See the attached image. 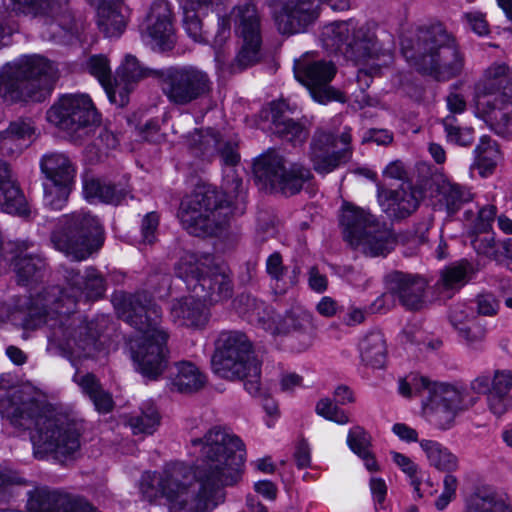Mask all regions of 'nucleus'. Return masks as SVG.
Here are the masks:
<instances>
[{"label": "nucleus", "mask_w": 512, "mask_h": 512, "mask_svg": "<svg viewBox=\"0 0 512 512\" xmlns=\"http://www.w3.org/2000/svg\"><path fill=\"white\" fill-rule=\"evenodd\" d=\"M464 512H512V506L493 488L480 487L467 500Z\"/></svg>", "instance_id": "obj_37"}, {"label": "nucleus", "mask_w": 512, "mask_h": 512, "mask_svg": "<svg viewBox=\"0 0 512 512\" xmlns=\"http://www.w3.org/2000/svg\"><path fill=\"white\" fill-rule=\"evenodd\" d=\"M454 117H446L443 124L448 141L467 146L472 143L473 135L472 130L469 128H460L455 124Z\"/></svg>", "instance_id": "obj_59"}, {"label": "nucleus", "mask_w": 512, "mask_h": 512, "mask_svg": "<svg viewBox=\"0 0 512 512\" xmlns=\"http://www.w3.org/2000/svg\"><path fill=\"white\" fill-rule=\"evenodd\" d=\"M476 162L480 173L487 176L492 173L494 168L501 160V152L497 143L488 136L480 139L476 149Z\"/></svg>", "instance_id": "obj_45"}, {"label": "nucleus", "mask_w": 512, "mask_h": 512, "mask_svg": "<svg viewBox=\"0 0 512 512\" xmlns=\"http://www.w3.org/2000/svg\"><path fill=\"white\" fill-rule=\"evenodd\" d=\"M58 69L47 58L24 55L0 70V98L6 102H41L54 88Z\"/></svg>", "instance_id": "obj_5"}, {"label": "nucleus", "mask_w": 512, "mask_h": 512, "mask_svg": "<svg viewBox=\"0 0 512 512\" xmlns=\"http://www.w3.org/2000/svg\"><path fill=\"white\" fill-rule=\"evenodd\" d=\"M231 22L241 42L236 63L242 68L257 63L262 57L260 15L251 1L235 5L229 14L218 13L217 29L212 40L216 61H224V51L231 40Z\"/></svg>", "instance_id": "obj_6"}, {"label": "nucleus", "mask_w": 512, "mask_h": 512, "mask_svg": "<svg viewBox=\"0 0 512 512\" xmlns=\"http://www.w3.org/2000/svg\"><path fill=\"white\" fill-rule=\"evenodd\" d=\"M378 202L390 218L402 219L417 209L419 192L409 184H403L395 190L382 189L378 191Z\"/></svg>", "instance_id": "obj_26"}, {"label": "nucleus", "mask_w": 512, "mask_h": 512, "mask_svg": "<svg viewBox=\"0 0 512 512\" xmlns=\"http://www.w3.org/2000/svg\"><path fill=\"white\" fill-rule=\"evenodd\" d=\"M396 292L397 300L408 310H419L434 302H442L452 297L451 293L442 296V292L450 290H390Z\"/></svg>", "instance_id": "obj_43"}, {"label": "nucleus", "mask_w": 512, "mask_h": 512, "mask_svg": "<svg viewBox=\"0 0 512 512\" xmlns=\"http://www.w3.org/2000/svg\"><path fill=\"white\" fill-rule=\"evenodd\" d=\"M340 224L350 245L368 256H385L394 249L395 240L391 232L363 208L345 203Z\"/></svg>", "instance_id": "obj_11"}, {"label": "nucleus", "mask_w": 512, "mask_h": 512, "mask_svg": "<svg viewBox=\"0 0 512 512\" xmlns=\"http://www.w3.org/2000/svg\"><path fill=\"white\" fill-rule=\"evenodd\" d=\"M406 61L418 71L438 80L458 75L464 66L455 40L441 26L420 28L401 44Z\"/></svg>", "instance_id": "obj_4"}, {"label": "nucleus", "mask_w": 512, "mask_h": 512, "mask_svg": "<svg viewBox=\"0 0 512 512\" xmlns=\"http://www.w3.org/2000/svg\"><path fill=\"white\" fill-rule=\"evenodd\" d=\"M464 18L470 29L479 36H485L489 33V24L485 15L479 11L467 12Z\"/></svg>", "instance_id": "obj_64"}, {"label": "nucleus", "mask_w": 512, "mask_h": 512, "mask_svg": "<svg viewBox=\"0 0 512 512\" xmlns=\"http://www.w3.org/2000/svg\"><path fill=\"white\" fill-rule=\"evenodd\" d=\"M73 381L84 394L88 395L99 412L107 413L112 409L113 400L111 395L101 388L94 375L83 374L77 370L73 376Z\"/></svg>", "instance_id": "obj_42"}, {"label": "nucleus", "mask_w": 512, "mask_h": 512, "mask_svg": "<svg viewBox=\"0 0 512 512\" xmlns=\"http://www.w3.org/2000/svg\"><path fill=\"white\" fill-rule=\"evenodd\" d=\"M512 388V372L509 370H497L492 374L491 392L497 394H509Z\"/></svg>", "instance_id": "obj_63"}, {"label": "nucleus", "mask_w": 512, "mask_h": 512, "mask_svg": "<svg viewBox=\"0 0 512 512\" xmlns=\"http://www.w3.org/2000/svg\"><path fill=\"white\" fill-rule=\"evenodd\" d=\"M359 353L362 363L372 368L384 367L387 346L384 335L373 330L363 336L359 342Z\"/></svg>", "instance_id": "obj_38"}, {"label": "nucleus", "mask_w": 512, "mask_h": 512, "mask_svg": "<svg viewBox=\"0 0 512 512\" xmlns=\"http://www.w3.org/2000/svg\"><path fill=\"white\" fill-rule=\"evenodd\" d=\"M273 15L282 33L304 32L318 16L316 0H271Z\"/></svg>", "instance_id": "obj_22"}, {"label": "nucleus", "mask_w": 512, "mask_h": 512, "mask_svg": "<svg viewBox=\"0 0 512 512\" xmlns=\"http://www.w3.org/2000/svg\"><path fill=\"white\" fill-rule=\"evenodd\" d=\"M294 74L296 79L308 88L310 95L318 103L346 101L342 92L328 85L336 74V67L331 61L309 60V55L306 54L295 62Z\"/></svg>", "instance_id": "obj_18"}, {"label": "nucleus", "mask_w": 512, "mask_h": 512, "mask_svg": "<svg viewBox=\"0 0 512 512\" xmlns=\"http://www.w3.org/2000/svg\"><path fill=\"white\" fill-rule=\"evenodd\" d=\"M384 284L387 288H410L412 286L423 287L428 285L426 280L419 275L397 270L385 274Z\"/></svg>", "instance_id": "obj_55"}, {"label": "nucleus", "mask_w": 512, "mask_h": 512, "mask_svg": "<svg viewBox=\"0 0 512 512\" xmlns=\"http://www.w3.org/2000/svg\"><path fill=\"white\" fill-rule=\"evenodd\" d=\"M315 411L319 416L339 425H345L350 421L345 411L340 409L329 398L320 399L316 404Z\"/></svg>", "instance_id": "obj_56"}, {"label": "nucleus", "mask_w": 512, "mask_h": 512, "mask_svg": "<svg viewBox=\"0 0 512 512\" xmlns=\"http://www.w3.org/2000/svg\"><path fill=\"white\" fill-rule=\"evenodd\" d=\"M243 191L244 188L242 180L233 170H231L224 179V194L226 198L222 199V193L217 190L219 201H221L223 205L229 207V214L226 216L222 225L226 223L229 215L235 213V210H237V207H234V209L232 208L234 201L236 204L243 201Z\"/></svg>", "instance_id": "obj_48"}, {"label": "nucleus", "mask_w": 512, "mask_h": 512, "mask_svg": "<svg viewBox=\"0 0 512 512\" xmlns=\"http://www.w3.org/2000/svg\"><path fill=\"white\" fill-rule=\"evenodd\" d=\"M25 483L17 475L0 470V512L16 510L13 504L20 496V486Z\"/></svg>", "instance_id": "obj_46"}, {"label": "nucleus", "mask_w": 512, "mask_h": 512, "mask_svg": "<svg viewBox=\"0 0 512 512\" xmlns=\"http://www.w3.org/2000/svg\"><path fill=\"white\" fill-rule=\"evenodd\" d=\"M475 318V312L473 307H466V304L455 305L449 314V321L455 331L464 328L467 325H471Z\"/></svg>", "instance_id": "obj_60"}, {"label": "nucleus", "mask_w": 512, "mask_h": 512, "mask_svg": "<svg viewBox=\"0 0 512 512\" xmlns=\"http://www.w3.org/2000/svg\"><path fill=\"white\" fill-rule=\"evenodd\" d=\"M47 121L69 133L88 136L99 123V114L87 94H67L46 113Z\"/></svg>", "instance_id": "obj_14"}, {"label": "nucleus", "mask_w": 512, "mask_h": 512, "mask_svg": "<svg viewBox=\"0 0 512 512\" xmlns=\"http://www.w3.org/2000/svg\"><path fill=\"white\" fill-rule=\"evenodd\" d=\"M176 274L187 284L196 281L202 288L219 285L220 288L227 284L228 275L226 268L220 265L214 256L205 254L198 256L195 253L186 252L176 265Z\"/></svg>", "instance_id": "obj_21"}, {"label": "nucleus", "mask_w": 512, "mask_h": 512, "mask_svg": "<svg viewBox=\"0 0 512 512\" xmlns=\"http://www.w3.org/2000/svg\"><path fill=\"white\" fill-rule=\"evenodd\" d=\"M508 79L509 67L494 62L484 70L474 88L477 114L503 137L512 136V85Z\"/></svg>", "instance_id": "obj_8"}, {"label": "nucleus", "mask_w": 512, "mask_h": 512, "mask_svg": "<svg viewBox=\"0 0 512 512\" xmlns=\"http://www.w3.org/2000/svg\"><path fill=\"white\" fill-rule=\"evenodd\" d=\"M0 416L14 429L30 431L37 458L70 455L80 448L81 424L66 414L44 410L41 392L29 383L0 398Z\"/></svg>", "instance_id": "obj_2"}, {"label": "nucleus", "mask_w": 512, "mask_h": 512, "mask_svg": "<svg viewBox=\"0 0 512 512\" xmlns=\"http://www.w3.org/2000/svg\"><path fill=\"white\" fill-rule=\"evenodd\" d=\"M228 214L229 207L219 201L217 188L201 182L181 201L177 216L189 234L206 237L217 233Z\"/></svg>", "instance_id": "obj_10"}, {"label": "nucleus", "mask_w": 512, "mask_h": 512, "mask_svg": "<svg viewBox=\"0 0 512 512\" xmlns=\"http://www.w3.org/2000/svg\"><path fill=\"white\" fill-rule=\"evenodd\" d=\"M83 194L90 202L118 205L124 200L126 191L107 184L100 179L85 177L83 179Z\"/></svg>", "instance_id": "obj_41"}, {"label": "nucleus", "mask_w": 512, "mask_h": 512, "mask_svg": "<svg viewBox=\"0 0 512 512\" xmlns=\"http://www.w3.org/2000/svg\"><path fill=\"white\" fill-rule=\"evenodd\" d=\"M0 210L28 218L31 208L6 162L0 161Z\"/></svg>", "instance_id": "obj_25"}, {"label": "nucleus", "mask_w": 512, "mask_h": 512, "mask_svg": "<svg viewBox=\"0 0 512 512\" xmlns=\"http://www.w3.org/2000/svg\"><path fill=\"white\" fill-rule=\"evenodd\" d=\"M35 127L30 119L12 121L5 131L0 132V150L7 154H18L32 141Z\"/></svg>", "instance_id": "obj_35"}, {"label": "nucleus", "mask_w": 512, "mask_h": 512, "mask_svg": "<svg viewBox=\"0 0 512 512\" xmlns=\"http://www.w3.org/2000/svg\"><path fill=\"white\" fill-rule=\"evenodd\" d=\"M197 460L167 464L161 472H145L139 491L154 502L166 500L170 512H210L223 500L222 489L236 484L244 464L243 443L221 428H213L202 439L192 440Z\"/></svg>", "instance_id": "obj_1"}, {"label": "nucleus", "mask_w": 512, "mask_h": 512, "mask_svg": "<svg viewBox=\"0 0 512 512\" xmlns=\"http://www.w3.org/2000/svg\"><path fill=\"white\" fill-rule=\"evenodd\" d=\"M470 392L444 383L430 387V394L423 401V415L435 427L449 429L457 416L476 403Z\"/></svg>", "instance_id": "obj_15"}, {"label": "nucleus", "mask_w": 512, "mask_h": 512, "mask_svg": "<svg viewBox=\"0 0 512 512\" xmlns=\"http://www.w3.org/2000/svg\"><path fill=\"white\" fill-rule=\"evenodd\" d=\"M68 0H10L9 8L17 15L43 18L47 31L43 36L64 42L72 33L73 17L67 8Z\"/></svg>", "instance_id": "obj_16"}, {"label": "nucleus", "mask_w": 512, "mask_h": 512, "mask_svg": "<svg viewBox=\"0 0 512 512\" xmlns=\"http://www.w3.org/2000/svg\"><path fill=\"white\" fill-rule=\"evenodd\" d=\"M285 106L284 102L272 104L271 111L273 130L286 141L301 143L307 138L308 132L301 123L296 122L285 115H279L280 112H283Z\"/></svg>", "instance_id": "obj_40"}, {"label": "nucleus", "mask_w": 512, "mask_h": 512, "mask_svg": "<svg viewBox=\"0 0 512 512\" xmlns=\"http://www.w3.org/2000/svg\"><path fill=\"white\" fill-rule=\"evenodd\" d=\"M159 225V216L150 212L145 215L141 225L142 241L145 244H152L156 240V231Z\"/></svg>", "instance_id": "obj_62"}, {"label": "nucleus", "mask_w": 512, "mask_h": 512, "mask_svg": "<svg viewBox=\"0 0 512 512\" xmlns=\"http://www.w3.org/2000/svg\"><path fill=\"white\" fill-rule=\"evenodd\" d=\"M393 463L409 478L414 493L422 498L425 493L421 490L422 479L419 475L418 465L407 455L392 451L390 453Z\"/></svg>", "instance_id": "obj_49"}, {"label": "nucleus", "mask_w": 512, "mask_h": 512, "mask_svg": "<svg viewBox=\"0 0 512 512\" xmlns=\"http://www.w3.org/2000/svg\"><path fill=\"white\" fill-rule=\"evenodd\" d=\"M458 340L469 351H482L484 349L485 331L481 327L467 325L455 331Z\"/></svg>", "instance_id": "obj_54"}, {"label": "nucleus", "mask_w": 512, "mask_h": 512, "mask_svg": "<svg viewBox=\"0 0 512 512\" xmlns=\"http://www.w3.org/2000/svg\"><path fill=\"white\" fill-rule=\"evenodd\" d=\"M477 314L483 316H493L497 313L499 303L490 292L480 293L473 301Z\"/></svg>", "instance_id": "obj_61"}, {"label": "nucleus", "mask_w": 512, "mask_h": 512, "mask_svg": "<svg viewBox=\"0 0 512 512\" xmlns=\"http://www.w3.org/2000/svg\"><path fill=\"white\" fill-rule=\"evenodd\" d=\"M438 383H432L428 378L411 373L398 380V392L405 398H411L422 392L430 394V387H434Z\"/></svg>", "instance_id": "obj_50"}, {"label": "nucleus", "mask_w": 512, "mask_h": 512, "mask_svg": "<svg viewBox=\"0 0 512 512\" xmlns=\"http://www.w3.org/2000/svg\"><path fill=\"white\" fill-rule=\"evenodd\" d=\"M234 290H209L211 304L221 303L226 308L235 310L241 316H247L251 322L257 323V312L263 315V309L270 308L263 303H258L248 292L238 294Z\"/></svg>", "instance_id": "obj_32"}, {"label": "nucleus", "mask_w": 512, "mask_h": 512, "mask_svg": "<svg viewBox=\"0 0 512 512\" xmlns=\"http://www.w3.org/2000/svg\"><path fill=\"white\" fill-rule=\"evenodd\" d=\"M86 68L99 81L111 101L112 93H115V77L112 79L108 59L103 55L91 56L87 61Z\"/></svg>", "instance_id": "obj_47"}, {"label": "nucleus", "mask_w": 512, "mask_h": 512, "mask_svg": "<svg viewBox=\"0 0 512 512\" xmlns=\"http://www.w3.org/2000/svg\"><path fill=\"white\" fill-rule=\"evenodd\" d=\"M145 75L144 69L138 60L132 55H126L121 65L116 70L115 93H112L111 103L123 107L129 101V94L135 87V83Z\"/></svg>", "instance_id": "obj_30"}, {"label": "nucleus", "mask_w": 512, "mask_h": 512, "mask_svg": "<svg viewBox=\"0 0 512 512\" xmlns=\"http://www.w3.org/2000/svg\"><path fill=\"white\" fill-rule=\"evenodd\" d=\"M73 185L44 182V203L52 209L64 207Z\"/></svg>", "instance_id": "obj_52"}, {"label": "nucleus", "mask_w": 512, "mask_h": 512, "mask_svg": "<svg viewBox=\"0 0 512 512\" xmlns=\"http://www.w3.org/2000/svg\"><path fill=\"white\" fill-rule=\"evenodd\" d=\"M41 172L45 176L44 182L73 185L76 177V168L64 153L51 152L42 156L40 160Z\"/></svg>", "instance_id": "obj_33"}, {"label": "nucleus", "mask_w": 512, "mask_h": 512, "mask_svg": "<svg viewBox=\"0 0 512 512\" xmlns=\"http://www.w3.org/2000/svg\"><path fill=\"white\" fill-rule=\"evenodd\" d=\"M212 305L209 293L203 296V299L189 294L175 298L171 303L170 312L173 320L180 325L198 327L207 321L208 309Z\"/></svg>", "instance_id": "obj_27"}, {"label": "nucleus", "mask_w": 512, "mask_h": 512, "mask_svg": "<svg viewBox=\"0 0 512 512\" xmlns=\"http://www.w3.org/2000/svg\"><path fill=\"white\" fill-rule=\"evenodd\" d=\"M46 291H37L35 296L30 295L23 300H18L9 311H24L27 313L25 324L28 327L36 328L46 324L51 328L56 326V315H59L54 308L46 309L43 302L47 301Z\"/></svg>", "instance_id": "obj_31"}, {"label": "nucleus", "mask_w": 512, "mask_h": 512, "mask_svg": "<svg viewBox=\"0 0 512 512\" xmlns=\"http://www.w3.org/2000/svg\"><path fill=\"white\" fill-rule=\"evenodd\" d=\"M63 277L74 288H106L109 286H133L135 283L131 276L120 271H113L103 277L97 269L87 267L83 272L64 268Z\"/></svg>", "instance_id": "obj_28"}, {"label": "nucleus", "mask_w": 512, "mask_h": 512, "mask_svg": "<svg viewBox=\"0 0 512 512\" xmlns=\"http://www.w3.org/2000/svg\"><path fill=\"white\" fill-rule=\"evenodd\" d=\"M472 246L479 255L489 259H497L501 245L497 243L494 236L488 232L477 235L472 240Z\"/></svg>", "instance_id": "obj_58"}, {"label": "nucleus", "mask_w": 512, "mask_h": 512, "mask_svg": "<svg viewBox=\"0 0 512 512\" xmlns=\"http://www.w3.org/2000/svg\"><path fill=\"white\" fill-rule=\"evenodd\" d=\"M255 176L265 186L280 189L284 194L293 195L302 189L311 178L309 169L296 163H287L278 153L271 151L263 155L254 165Z\"/></svg>", "instance_id": "obj_17"}, {"label": "nucleus", "mask_w": 512, "mask_h": 512, "mask_svg": "<svg viewBox=\"0 0 512 512\" xmlns=\"http://www.w3.org/2000/svg\"><path fill=\"white\" fill-rule=\"evenodd\" d=\"M143 40L153 49L169 50L175 43V30L172 11L166 0L152 3L145 21L141 26Z\"/></svg>", "instance_id": "obj_23"}, {"label": "nucleus", "mask_w": 512, "mask_h": 512, "mask_svg": "<svg viewBox=\"0 0 512 512\" xmlns=\"http://www.w3.org/2000/svg\"><path fill=\"white\" fill-rule=\"evenodd\" d=\"M12 262L17 284L38 285L46 275V263L38 253V247L28 240L17 241L11 248Z\"/></svg>", "instance_id": "obj_24"}, {"label": "nucleus", "mask_w": 512, "mask_h": 512, "mask_svg": "<svg viewBox=\"0 0 512 512\" xmlns=\"http://www.w3.org/2000/svg\"><path fill=\"white\" fill-rule=\"evenodd\" d=\"M97 10L99 29L107 37H119L125 30L129 9L123 0H89Z\"/></svg>", "instance_id": "obj_29"}, {"label": "nucleus", "mask_w": 512, "mask_h": 512, "mask_svg": "<svg viewBox=\"0 0 512 512\" xmlns=\"http://www.w3.org/2000/svg\"><path fill=\"white\" fill-rule=\"evenodd\" d=\"M419 445L431 467L447 473H452L458 469V457L442 443L423 439L419 441Z\"/></svg>", "instance_id": "obj_39"}, {"label": "nucleus", "mask_w": 512, "mask_h": 512, "mask_svg": "<svg viewBox=\"0 0 512 512\" xmlns=\"http://www.w3.org/2000/svg\"><path fill=\"white\" fill-rule=\"evenodd\" d=\"M183 12V28L189 38H191L194 42L197 43H205L208 41L206 37V33L203 29V24L201 20V16L205 14L202 11L181 7Z\"/></svg>", "instance_id": "obj_51"}, {"label": "nucleus", "mask_w": 512, "mask_h": 512, "mask_svg": "<svg viewBox=\"0 0 512 512\" xmlns=\"http://www.w3.org/2000/svg\"><path fill=\"white\" fill-rule=\"evenodd\" d=\"M257 325L271 335L293 333L297 341L293 348L298 352L309 349L314 340L316 325L313 315L301 305L292 306L285 314H277L270 308L257 312Z\"/></svg>", "instance_id": "obj_13"}, {"label": "nucleus", "mask_w": 512, "mask_h": 512, "mask_svg": "<svg viewBox=\"0 0 512 512\" xmlns=\"http://www.w3.org/2000/svg\"><path fill=\"white\" fill-rule=\"evenodd\" d=\"M211 364L215 374L230 380L257 376L259 373V363L254 356L252 344L245 334L238 331L220 333Z\"/></svg>", "instance_id": "obj_12"}, {"label": "nucleus", "mask_w": 512, "mask_h": 512, "mask_svg": "<svg viewBox=\"0 0 512 512\" xmlns=\"http://www.w3.org/2000/svg\"><path fill=\"white\" fill-rule=\"evenodd\" d=\"M350 141L349 130L342 132L339 138L324 131L317 132L310 153L314 170L319 174H327L346 163L351 155Z\"/></svg>", "instance_id": "obj_20"}, {"label": "nucleus", "mask_w": 512, "mask_h": 512, "mask_svg": "<svg viewBox=\"0 0 512 512\" xmlns=\"http://www.w3.org/2000/svg\"><path fill=\"white\" fill-rule=\"evenodd\" d=\"M112 304L118 316L137 330L129 341L136 369L148 379H157L168 362L167 334L159 326L160 308L146 290H115Z\"/></svg>", "instance_id": "obj_3"}, {"label": "nucleus", "mask_w": 512, "mask_h": 512, "mask_svg": "<svg viewBox=\"0 0 512 512\" xmlns=\"http://www.w3.org/2000/svg\"><path fill=\"white\" fill-rule=\"evenodd\" d=\"M432 187L448 211H456L462 204L472 199V193L466 187L453 183L444 174H435L432 178Z\"/></svg>", "instance_id": "obj_36"}, {"label": "nucleus", "mask_w": 512, "mask_h": 512, "mask_svg": "<svg viewBox=\"0 0 512 512\" xmlns=\"http://www.w3.org/2000/svg\"><path fill=\"white\" fill-rule=\"evenodd\" d=\"M210 88L207 73L196 67L170 68L163 74V92L176 104H187L209 92Z\"/></svg>", "instance_id": "obj_19"}, {"label": "nucleus", "mask_w": 512, "mask_h": 512, "mask_svg": "<svg viewBox=\"0 0 512 512\" xmlns=\"http://www.w3.org/2000/svg\"><path fill=\"white\" fill-rule=\"evenodd\" d=\"M51 243L56 250L73 260H86L104 243L102 224L89 211L72 212L61 217L58 227L51 234Z\"/></svg>", "instance_id": "obj_9"}, {"label": "nucleus", "mask_w": 512, "mask_h": 512, "mask_svg": "<svg viewBox=\"0 0 512 512\" xmlns=\"http://www.w3.org/2000/svg\"><path fill=\"white\" fill-rule=\"evenodd\" d=\"M206 384V376L192 362H176L170 369L169 385L171 390L181 393L198 391Z\"/></svg>", "instance_id": "obj_34"}, {"label": "nucleus", "mask_w": 512, "mask_h": 512, "mask_svg": "<svg viewBox=\"0 0 512 512\" xmlns=\"http://www.w3.org/2000/svg\"><path fill=\"white\" fill-rule=\"evenodd\" d=\"M473 266L466 260L459 261L446 267L441 277L445 285H465L473 274Z\"/></svg>", "instance_id": "obj_53"}, {"label": "nucleus", "mask_w": 512, "mask_h": 512, "mask_svg": "<svg viewBox=\"0 0 512 512\" xmlns=\"http://www.w3.org/2000/svg\"><path fill=\"white\" fill-rule=\"evenodd\" d=\"M128 424L133 434H153L160 425V415L157 407L152 402H145L140 408V413L130 417Z\"/></svg>", "instance_id": "obj_44"}, {"label": "nucleus", "mask_w": 512, "mask_h": 512, "mask_svg": "<svg viewBox=\"0 0 512 512\" xmlns=\"http://www.w3.org/2000/svg\"><path fill=\"white\" fill-rule=\"evenodd\" d=\"M347 445L357 456L370 451V435L360 426L352 427L347 435Z\"/></svg>", "instance_id": "obj_57"}, {"label": "nucleus", "mask_w": 512, "mask_h": 512, "mask_svg": "<svg viewBox=\"0 0 512 512\" xmlns=\"http://www.w3.org/2000/svg\"><path fill=\"white\" fill-rule=\"evenodd\" d=\"M321 40L325 49L341 53L346 59L355 63L372 61L371 69H359L357 82L361 90L370 86L372 73H377L381 64L379 60L377 41L373 31L354 19L332 22L325 25L321 32Z\"/></svg>", "instance_id": "obj_7"}]
</instances>
